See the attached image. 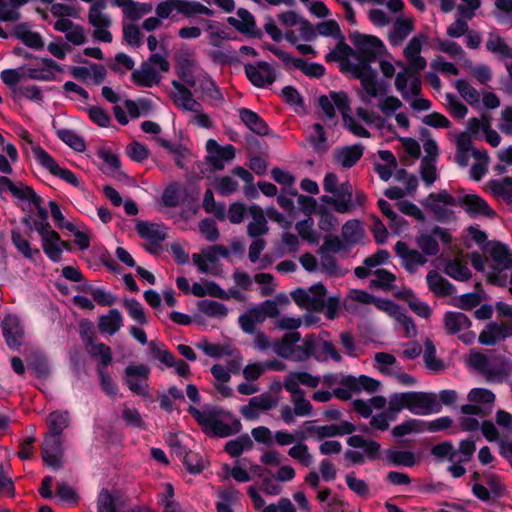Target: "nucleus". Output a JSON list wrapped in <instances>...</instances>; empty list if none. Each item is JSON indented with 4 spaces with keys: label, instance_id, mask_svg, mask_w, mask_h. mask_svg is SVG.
I'll use <instances>...</instances> for the list:
<instances>
[{
    "label": "nucleus",
    "instance_id": "2f4dec72",
    "mask_svg": "<svg viewBox=\"0 0 512 512\" xmlns=\"http://www.w3.org/2000/svg\"><path fill=\"white\" fill-rule=\"evenodd\" d=\"M444 272L457 281H468L472 277L467 264L459 258L448 260L445 264Z\"/></svg>",
    "mask_w": 512,
    "mask_h": 512
},
{
    "label": "nucleus",
    "instance_id": "473e14b6",
    "mask_svg": "<svg viewBox=\"0 0 512 512\" xmlns=\"http://www.w3.org/2000/svg\"><path fill=\"white\" fill-rule=\"evenodd\" d=\"M46 424L49 429L47 434L62 437V432L69 425V414L63 411H53L47 416Z\"/></svg>",
    "mask_w": 512,
    "mask_h": 512
},
{
    "label": "nucleus",
    "instance_id": "4d7b16f0",
    "mask_svg": "<svg viewBox=\"0 0 512 512\" xmlns=\"http://www.w3.org/2000/svg\"><path fill=\"white\" fill-rule=\"evenodd\" d=\"M316 30L319 35L324 37H333L336 40L342 38L344 36L341 33L340 26L338 22L334 19H329L323 22H320L316 25Z\"/></svg>",
    "mask_w": 512,
    "mask_h": 512
},
{
    "label": "nucleus",
    "instance_id": "e2e57ef3",
    "mask_svg": "<svg viewBox=\"0 0 512 512\" xmlns=\"http://www.w3.org/2000/svg\"><path fill=\"white\" fill-rule=\"evenodd\" d=\"M297 69L310 78H321L326 71L324 65L316 62L308 63L304 59L298 60Z\"/></svg>",
    "mask_w": 512,
    "mask_h": 512
},
{
    "label": "nucleus",
    "instance_id": "f03ea898",
    "mask_svg": "<svg viewBox=\"0 0 512 512\" xmlns=\"http://www.w3.org/2000/svg\"><path fill=\"white\" fill-rule=\"evenodd\" d=\"M402 409H408L417 415H427L439 413L442 406L435 393L409 391L391 394L389 397L390 420H396L397 414Z\"/></svg>",
    "mask_w": 512,
    "mask_h": 512
},
{
    "label": "nucleus",
    "instance_id": "4c0bfd02",
    "mask_svg": "<svg viewBox=\"0 0 512 512\" xmlns=\"http://www.w3.org/2000/svg\"><path fill=\"white\" fill-rule=\"evenodd\" d=\"M253 441L248 434H242L236 439L230 440L225 444L224 451L231 457H239L243 451L253 448Z\"/></svg>",
    "mask_w": 512,
    "mask_h": 512
},
{
    "label": "nucleus",
    "instance_id": "f704fd0d",
    "mask_svg": "<svg viewBox=\"0 0 512 512\" xmlns=\"http://www.w3.org/2000/svg\"><path fill=\"white\" fill-rule=\"evenodd\" d=\"M105 8V0H97L90 6L88 20L93 27L107 28L111 25V20L109 19V17L101 13V11Z\"/></svg>",
    "mask_w": 512,
    "mask_h": 512
},
{
    "label": "nucleus",
    "instance_id": "412c9836",
    "mask_svg": "<svg viewBox=\"0 0 512 512\" xmlns=\"http://www.w3.org/2000/svg\"><path fill=\"white\" fill-rule=\"evenodd\" d=\"M395 253L403 261L404 268L409 273H414L417 266L424 265L427 259L417 250H411L403 241H398L394 247Z\"/></svg>",
    "mask_w": 512,
    "mask_h": 512
},
{
    "label": "nucleus",
    "instance_id": "6ab92c4d",
    "mask_svg": "<svg viewBox=\"0 0 512 512\" xmlns=\"http://www.w3.org/2000/svg\"><path fill=\"white\" fill-rule=\"evenodd\" d=\"M275 406L273 396L266 392L252 397L247 405L241 407L240 412L246 420H256L259 417V410L267 411Z\"/></svg>",
    "mask_w": 512,
    "mask_h": 512
},
{
    "label": "nucleus",
    "instance_id": "338daca9",
    "mask_svg": "<svg viewBox=\"0 0 512 512\" xmlns=\"http://www.w3.org/2000/svg\"><path fill=\"white\" fill-rule=\"evenodd\" d=\"M181 460L187 471L191 474H199L205 467L203 459L197 453L192 451L185 454Z\"/></svg>",
    "mask_w": 512,
    "mask_h": 512
},
{
    "label": "nucleus",
    "instance_id": "bb28decb",
    "mask_svg": "<svg viewBox=\"0 0 512 512\" xmlns=\"http://www.w3.org/2000/svg\"><path fill=\"white\" fill-rule=\"evenodd\" d=\"M340 383L342 386L353 389L355 393H359L362 390L373 393L380 386V382L378 380L366 375H361L359 377L346 376L342 378Z\"/></svg>",
    "mask_w": 512,
    "mask_h": 512
},
{
    "label": "nucleus",
    "instance_id": "ddd939ff",
    "mask_svg": "<svg viewBox=\"0 0 512 512\" xmlns=\"http://www.w3.org/2000/svg\"><path fill=\"white\" fill-rule=\"evenodd\" d=\"M124 383L131 392L143 397L148 396L149 385L147 383L150 369L144 364L129 365L124 370Z\"/></svg>",
    "mask_w": 512,
    "mask_h": 512
},
{
    "label": "nucleus",
    "instance_id": "c756f323",
    "mask_svg": "<svg viewBox=\"0 0 512 512\" xmlns=\"http://www.w3.org/2000/svg\"><path fill=\"white\" fill-rule=\"evenodd\" d=\"M488 187L496 198L502 199L507 205L512 203V177L490 180Z\"/></svg>",
    "mask_w": 512,
    "mask_h": 512
},
{
    "label": "nucleus",
    "instance_id": "680f3d73",
    "mask_svg": "<svg viewBox=\"0 0 512 512\" xmlns=\"http://www.w3.org/2000/svg\"><path fill=\"white\" fill-rule=\"evenodd\" d=\"M448 103V109L450 114L456 119H463L467 113L468 108L457 98L453 93H447L445 95Z\"/></svg>",
    "mask_w": 512,
    "mask_h": 512
},
{
    "label": "nucleus",
    "instance_id": "c03bdc74",
    "mask_svg": "<svg viewBox=\"0 0 512 512\" xmlns=\"http://www.w3.org/2000/svg\"><path fill=\"white\" fill-rule=\"evenodd\" d=\"M149 350L151 355L163 363L166 367H172L174 364L175 356L166 349L163 343L157 341L149 342Z\"/></svg>",
    "mask_w": 512,
    "mask_h": 512
},
{
    "label": "nucleus",
    "instance_id": "58836bf2",
    "mask_svg": "<svg viewBox=\"0 0 512 512\" xmlns=\"http://www.w3.org/2000/svg\"><path fill=\"white\" fill-rule=\"evenodd\" d=\"M156 141L158 142V144L161 147H163L168 152H170L171 154L174 155V162H175V165L178 168L183 169L185 167V164L183 162V158H185V156L189 152L188 149L185 146H183L180 143L172 144L169 140H167L165 138H162V137H157Z\"/></svg>",
    "mask_w": 512,
    "mask_h": 512
},
{
    "label": "nucleus",
    "instance_id": "6e6d98bb",
    "mask_svg": "<svg viewBox=\"0 0 512 512\" xmlns=\"http://www.w3.org/2000/svg\"><path fill=\"white\" fill-rule=\"evenodd\" d=\"M123 306L126 308L129 316L140 324H146L147 318L142 304L136 299H124Z\"/></svg>",
    "mask_w": 512,
    "mask_h": 512
},
{
    "label": "nucleus",
    "instance_id": "f3484780",
    "mask_svg": "<svg viewBox=\"0 0 512 512\" xmlns=\"http://www.w3.org/2000/svg\"><path fill=\"white\" fill-rule=\"evenodd\" d=\"M467 363L470 367L484 375L488 381H493L507 374L504 367L502 366H490L489 358L487 357V355L478 351H470Z\"/></svg>",
    "mask_w": 512,
    "mask_h": 512
},
{
    "label": "nucleus",
    "instance_id": "393cba45",
    "mask_svg": "<svg viewBox=\"0 0 512 512\" xmlns=\"http://www.w3.org/2000/svg\"><path fill=\"white\" fill-rule=\"evenodd\" d=\"M194 65L195 61L192 59L190 53H183L176 57V74L178 78L189 87L196 85V79L192 71Z\"/></svg>",
    "mask_w": 512,
    "mask_h": 512
},
{
    "label": "nucleus",
    "instance_id": "13d9d810",
    "mask_svg": "<svg viewBox=\"0 0 512 512\" xmlns=\"http://www.w3.org/2000/svg\"><path fill=\"white\" fill-rule=\"evenodd\" d=\"M330 98L333 102L334 108L336 107L344 118L350 114V99L345 91H330Z\"/></svg>",
    "mask_w": 512,
    "mask_h": 512
},
{
    "label": "nucleus",
    "instance_id": "9b49d317",
    "mask_svg": "<svg viewBox=\"0 0 512 512\" xmlns=\"http://www.w3.org/2000/svg\"><path fill=\"white\" fill-rule=\"evenodd\" d=\"M0 327L6 345L11 350H18L25 340V329L20 318L16 315L7 314L1 321Z\"/></svg>",
    "mask_w": 512,
    "mask_h": 512
},
{
    "label": "nucleus",
    "instance_id": "c9c22d12",
    "mask_svg": "<svg viewBox=\"0 0 512 512\" xmlns=\"http://www.w3.org/2000/svg\"><path fill=\"white\" fill-rule=\"evenodd\" d=\"M301 334L297 331L286 333L281 341H278L274 345L275 352L284 358L289 357L296 349L294 345L300 341Z\"/></svg>",
    "mask_w": 512,
    "mask_h": 512
},
{
    "label": "nucleus",
    "instance_id": "4468645a",
    "mask_svg": "<svg viewBox=\"0 0 512 512\" xmlns=\"http://www.w3.org/2000/svg\"><path fill=\"white\" fill-rule=\"evenodd\" d=\"M245 75L252 85L265 88L272 85L277 78L275 68L266 61H258L256 65L250 63L244 66Z\"/></svg>",
    "mask_w": 512,
    "mask_h": 512
},
{
    "label": "nucleus",
    "instance_id": "a878e982",
    "mask_svg": "<svg viewBox=\"0 0 512 512\" xmlns=\"http://www.w3.org/2000/svg\"><path fill=\"white\" fill-rule=\"evenodd\" d=\"M428 288L437 296L447 297L455 293L456 289L447 279L435 270L428 272L426 276Z\"/></svg>",
    "mask_w": 512,
    "mask_h": 512
},
{
    "label": "nucleus",
    "instance_id": "5fc2aeb1",
    "mask_svg": "<svg viewBox=\"0 0 512 512\" xmlns=\"http://www.w3.org/2000/svg\"><path fill=\"white\" fill-rule=\"evenodd\" d=\"M288 455L299 461L303 466L309 467L313 463V456L309 453L308 446L304 443H298L291 447Z\"/></svg>",
    "mask_w": 512,
    "mask_h": 512
},
{
    "label": "nucleus",
    "instance_id": "a18cd8bd",
    "mask_svg": "<svg viewBox=\"0 0 512 512\" xmlns=\"http://www.w3.org/2000/svg\"><path fill=\"white\" fill-rule=\"evenodd\" d=\"M198 309L209 317L223 318L228 314V309L225 305L214 300H202L198 302Z\"/></svg>",
    "mask_w": 512,
    "mask_h": 512
},
{
    "label": "nucleus",
    "instance_id": "dca6fc26",
    "mask_svg": "<svg viewBox=\"0 0 512 512\" xmlns=\"http://www.w3.org/2000/svg\"><path fill=\"white\" fill-rule=\"evenodd\" d=\"M206 150L208 153L205 157L206 162L210 164L215 171L223 170L224 162L233 160L236 154V149L233 145L227 144L220 146L214 139L207 140Z\"/></svg>",
    "mask_w": 512,
    "mask_h": 512
},
{
    "label": "nucleus",
    "instance_id": "864d4df0",
    "mask_svg": "<svg viewBox=\"0 0 512 512\" xmlns=\"http://www.w3.org/2000/svg\"><path fill=\"white\" fill-rule=\"evenodd\" d=\"M419 134L421 139L424 140L423 148L426 152L424 157H429V161L436 162L439 155V147L437 142L430 138V131L426 128H421Z\"/></svg>",
    "mask_w": 512,
    "mask_h": 512
},
{
    "label": "nucleus",
    "instance_id": "7ed1b4c3",
    "mask_svg": "<svg viewBox=\"0 0 512 512\" xmlns=\"http://www.w3.org/2000/svg\"><path fill=\"white\" fill-rule=\"evenodd\" d=\"M489 254L490 271L486 273L487 282L506 287L508 283V274L510 271V292L512 294V251L503 243L494 241L486 252Z\"/></svg>",
    "mask_w": 512,
    "mask_h": 512
},
{
    "label": "nucleus",
    "instance_id": "0eeeda50",
    "mask_svg": "<svg viewBox=\"0 0 512 512\" xmlns=\"http://www.w3.org/2000/svg\"><path fill=\"white\" fill-rule=\"evenodd\" d=\"M460 207L471 219H494L496 212L489 206L487 201L475 193H463L460 191Z\"/></svg>",
    "mask_w": 512,
    "mask_h": 512
},
{
    "label": "nucleus",
    "instance_id": "09e8293b",
    "mask_svg": "<svg viewBox=\"0 0 512 512\" xmlns=\"http://www.w3.org/2000/svg\"><path fill=\"white\" fill-rule=\"evenodd\" d=\"M403 299L408 302L410 309L415 312L418 316L423 318H429L431 315V309L429 305L416 298L411 290L405 291Z\"/></svg>",
    "mask_w": 512,
    "mask_h": 512
},
{
    "label": "nucleus",
    "instance_id": "aec40b11",
    "mask_svg": "<svg viewBox=\"0 0 512 512\" xmlns=\"http://www.w3.org/2000/svg\"><path fill=\"white\" fill-rule=\"evenodd\" d=\"M364 149L361 143L337 148L333 153L334 162L339 164L343 169H349L356 165L362 158Z\"/></svg>",
    "mask_w": 512,
    "mask_h": 512
},
{
    "label": "nucleus",
    "instance_id": "39448f33",
    "mask_svg": "<svg viewBox=\"0 0 512 512\" xmlns=\"http://www.w3.org/2000/svg\"><path fill=\"white\" fill-rule=\"evenodd\" d=\"M288 193L297 197V212L301 211L305 216L319 215L320 221L318 224H338V219L332 213L329 205L320 203L313 197L298 194L297 190L291 188Z\"/></svg>",
    "mask_w": 512,
    "mask_h": 512
},
{
    "label": "nucleus",
    "instance_id": "37998d69",
    "mask_svg": "<svg viewBox=\"0 0 512 512\" xmlns=\"http://www.w3.org/2000/svg\"><path fill=\"white\" fill-rule=\"evenodd\" d=\"M199 86L201 92L208 98L216 101L223 100L220 88L208 73H204L202 78L199 79Z\"/></svg>",
    "mask_w": 512,
    "mask_h": 512
},
{
    "label": "nucleus",
    "instance_id": "bf43d9fd",
    "mask_svg": "<svg viewBox=\"0 0 512 512\" xmlns=\"http://www.w3.org/2000/svg\"><path fill=\"white\" fill-rule=\"evenodd\" d=\"M345 480L348 488L355 494L362 498H367L369 496L370 490L368 484L364 480L357 479L354 472L348 473L345 476Z\"/></svg>",
    "mask_w": 512,
    "mask_h": 512
},
{
    "label": "nucleus",
    "instance_id": "774afa93",
    "mask_svg": "<svg viewBox=\"0 0 512 512\" xmlns=\"http://www.w3.org/2000/svg\"><path fill=\"white\" fill-rule=\"evenodd\" d=\"M97 505V512H117L115 498L107 489L100 492Z\"/></svg>",
    "mask_w": 512,
    "mask_h": 512
},
{
    "label": "nucleus",
    "instance_id": "72a5a7b5",
    "mask_svg": "<svg viewBox=\"0 0 512 512\" xmlns=\"http://www.w3.org/2000/svg\"><path fill=\"white\" fill-rule=\"evenodd\" d=\"M292 298L298 306L306 308L309 311L320 312L324 309V303L312 297L310 290L297 289L292 293Z\"/></svg>",
    "mask_w": 512,
    "mask_h": 512
},
{
    "label": "nucleus",
    "instance_id": "ea45409f",
    "mask_svg": "<svg viewBox=\"0 0 512 512\" xmlns=\"http://www.w3.org/2000/svg\"><path fill=\"white\" fill-rule=\"evenodd\" d=\"M320 343L318 342L313 334L306 335L303 343L296 346L295 349L300 353V359H308L314 356L316 359H320L322 355L318 354Z\"/></svg>",
    "mask_w": 512,
    "mask_h": 512
},
{
    "label": "nucleus",
    "instance_id": "0e129e2a",
    "mask_svg": "<svg viewBox=\"0 0 512 512\" xmlns=\"http://www.w3.org/2000/svg\"><path fill=\"white\" fill-rule=\"evenodd\" d=\"M123 38L128 45L134 48H138L142 45L143 35L135 24L123 25Z\"/></svg>",
    "mask_w": 512,
    "mask_h": 512
},
{
    "label": "nucleus",
    "instance_id": "49530a36",
    "mask_svg": "<svg viewBox=\"0 0 512 512\" xmlns=\"http://www.w3.org/2000/svg\"><path fill=\"white\" fill-rule=\"evenodd\" d=\"M486 49L492 53L498 54L502 58L512 57V48L509 47L499 35H490L486 42Z\"/></svg>",
    "mask_w": 512,
    "mask_h": 512
},
{
    "label": "nucleus",
    "instance_id": "1a4fd4ad",
    "mask_svg": "<svg viewBox=\"0 0 512 512\" xmlns=\"http://www.w3.org/2000/svg\"><path fill=\"white\" fill-rule=\"evenodd\" d=\"M349 39L355 47L354 57H378L385 50L383 41L377 36L353 31Z\"/></svg>",
    "mask_w": 512,
    "mask_h": 512
},
{
    "label": "nucleus",
    "instance_id": "5701e85b",
    "mask_svg": "<svg viewBox=\"0 0 512 512\" xmlns=\"http://www.w3.org/2000/svg\"><path fill=\"white\" fill-rule=\"evenodd\" d=\"M131 79L140 87L151 88L160 82V76L149 62H143L139 69L133 70Z\"/></svg>",
    "mask_w": 512,
    "mask_h": 512
},
{
    "label": "nucleus",
    "instance_id": "052dcab7",
    "mask_svg": "<svg viewBox=\"0 0 512 512\" xmlns=\"http://www.w3.org/2000/svg\"><path fill=\"white\" fill-rule=\"evenodd\" d=\"M416 243L425 255L435 256L439 252V245L434 235L421 234L417 237Z\"/></svg>",
    "mask_w": 512,
    "mask_h": 512
},
{
    "label": "nucleus",
    "instance_id": "603ef678",
    "mask_svg": "<svg viewBox=\"0 0 512 512\" xmlns=\"http://www.w3.org/2000/svg\"><path fill=\"white\" fill-rule=\"evenodd\" d=\"M455 88L461 97L470 105L478 103L480 100L479 92L472 87L465 79H458L455 82Z\"/></svg>",
    "mask_w": 512,
    "mask_h": 512
},
{
    "label": "nucleus",
    "instance_id": "20e7f679",
    "mask_svg": "<svg viewBox=\"0 0 512 512\" xmlns=\"http://www.w3.org/2000/svg\"><path fill=\"white\" fill-rule=\"evenodd\" d=\"M19 205L26 213L22 224H49V213L44 200L31 186H25V197L19 199Z\"/></svg>",
    "mask_w": 512,
    "mask_h": 512
},
{
    "label": "nucleus",
    "instance_id": "e433bc0d",
    "mask_svg": "<svg viewBox=\"0 0 512 512\" xmlns=\"http://www.w3.org/2000/svg\"><path fill=\"white\" fill-rule=\"evenodd\" d=\"M56 135L62 142L76 152H83L86 149L84 139L72 129H57Z\"/></svg>",
    "mask_w": 512,
    "mask_h": 512
},
{
    "label": "nucleus",
    "instance_id": "a211bd4d",
    "mask_svg": "<svg viewBox=\"0 0 512 512\" xmlns=\"http://www.w3.org/2000/svg\"><path fill=\"white\" fill-rule=\"evenodd\" d=\"M512 336V322H489L480 332L478 341L482 345H494Z\"/></svg>",
    "mask_w": 512,
    "mask_h": 512
},
{
    "label": "nucleus",
    "instance_id": "2eb2a0df",
    "mask_svg": "<svg viewBox=\"0 0 512 512\" xmlns=\"http://www.w3.org/2000/svg\"><path fill=\"white\" fill-rule=\"evenodd\" d=\"M41 452L45 465L55 470L63 467L62 437L46 434L41 446Z\"/></svg>",
    "mask_w": 512,
    "mask_h": 512
},
{
    "label": "nucleus",
    "instance_id": "f257e3e1",
    "mask_svg": "<svg viewBox=\"0 0 512 512\" xmlns=\"http://www.w3.org/2000/svg\"><path fill=\"white\" fill-rule=\"evenodd\" d=\"M187 411L201 427L203 433L210 437L225 438L239 433L242 428L238 419H233L231 424L225 423L223 416L231 415L217 406H208L203 409L189 406Z\"/></svg>",
    "mask_w": 512,
    "mask_h": 512
},
{
    "label": "nucleus",
    "instance_id": "b1692460",
    "mask_svg": "<svg viewBox=\"0 0 512 512\" xmlns=\"http://www.w3.org/2000/svg\"><path fill=\"white\" fill-rule=\"evenodd\" d=\"M28 370L38 379H45L50 374V368L46 356L38 351L31 350L26 356Z\"/></svg>",
    "mask_w": 512,
    "mask_h": 512
},
{
    "label": "nucleus",
    "instance_id": "9d476101",
    "mask_svg": "<svg viewBox=\"0 0 512 512\" xmlns=\"http://www.w3.org/2000/svg\"><path fill=\"white\" fill-rule=\"evenodd\" d=\"M319 200L330 206L332 213L344 214L354 208L353 188L349 181L338 185L333 195H322Z\"/></svg>",
    "mask_w": 512,
    "mask_h": 512
},
{
    "label": "nucleus",
    "instance_id": "de8ad7c7",
    "mask_svg": "<svg viewBox=\"0 0 512 512\" xmlns=\"http://www.w3.org/2000/svg\"><path fill=\"white\" fill-rule=\"evenodd\" d=\"M13 94L14 99L22 96L37 104H41L44 101L42 90L37 85L19 86L18 88L13 89Z\"/></svg>",
    "mask_w": 512,
    "mask_h": 512
},
{
    "label": "nucleus",
    "instance_id": "8fccbe9b",
    "mask_svg": "<svg viewBox=\"0 0 512 512\" xmlns=\"http://www.w3.org/2000/svg\"><path fill=\"white\" fill-rule=\"evenodd\" d=\"M424 431V421L417 419H408L403 423L395 426L392 429V435L394 437H403L412 432H423Z\"/></svg>",
    "mask_w": 512,
    "mask_h": 512
},
{
    "label": "nucleus",
    "instance_id": "f8f14e48",
    "mask_svg": "<svg viewBox=\"0 0 512 512\" xmlns=\"http://www.w3.org/2000/svg\"><path fill=\"white\" fill-rule=\"evenodd\" d=\"M51 226H35L42 239V248L45 254L54 262L61 259L63 248L70 250V243L62 241L60 235L50 230Z\"/></svg>",
    "mask_w": 512,
    "mask_h": 512
},
{
    "label": "nucleus",
    "instance_id": "69168bd1",
    "mask_svg": "<svg viewBox=\"0 0 512 512\" xmlns=\"http://www.w3.org/2000/svg\"><path fill=\"white\" fill-rule=\"evenodd\" d=\"M89 119L99 127H108L111 122L109 113L101 107L91 106L86 109Z\"/></svg>",
    "mask_w": 512,
    "mask_h": 512
},
{
    "label": "nucleus",
    "instance_id": "a19ab883",
    "mask_svg": "<svg viewBox=\"0 0 512 512\" xmlns=\"http://www.w3.org/2000/svg\"><path fill=\"white\" fill-rule=\"evenodd\" d=\"M387 461L393 466L405 467H413L417 463L413 452L400 450H388Z\"/></svg>",
    "mask_w": 512,
    "mask_h": 512
},
{
    "label": "nucleus",
    "instance_id": "3c124183",
    "mask_svg": "<svg viewBox=\"0 0 512 512\" xmlns=\"http://www.w3.org/2000/svg\"><path fill=\"white\" fill-rule=\"evenodd\" d=\"M337 44L334 48L336 54L340 57V71L342 73L348 72V66H346L347 61H350V57H354L355 50L351 48L346 42L345 37L337 39Z\"/></svg>",
    "mask_w": 512,
    "mask_h": 512
},
{
    "label": "nucleus",
    "instance_id": "7c9ffc66",
    "mask_svg": "<svg viewBox=\"0 0 512 512\" xmlns=\"http://www.w3.org/2000/svg\"><path fill=\"white\" fill-rule=\"evenodd\" d=\"M123 326V318L117 309L109 310L107 315L99 318L98 328L100 332L109 335L115 334Z\"/></svg>",
    "mask_w": 512,
    "mask_h": 512
},
{
    "label": "nucleus",
    "instance_id": "4be33fe9",
    "mask_svg": "<svg viewBox=\"0 0 512 512\" xmlns=\"http://www.w3.org/2000/svg\"><path fill=\"white\" fill-rule=\"evenodd\" d=\"M241 122L253 133L259 136H267L270 133L268 124L259 114L248 108L238 110Z\"/></svg>",
    "mask_w": 512,
    "mask_h": 512
},
{
    "label": "nucleus",
    "instance_id": "79ce46f5",
    "mask_svg": "<svg viewBox=\"0 0 512 512\" xmlns=\"http://www.w3.org/2000/svg\"><path fill=\"white\" fill-rule=\"evenodd\" d=\"M93 338L88 337L86 345L91 346L90 355L94 358L99 357L103 368L112 362V352L109 346L104 343L93 344Z\"/></svg>",
    "mask_w": 512,
    "mask_h": 512
},
{
    "label": "nucleus",
    "instance_id": "c85d7f7f",
    "mask_svg": "<svg viewBox=\"0 0 512 512\" xmlns=\"http://www.w3.org/2000/svg\"><path fill=\"white\" fill-rule=\"evenodd\" d=\"M137 232L142 239H145L150 246H146V250L154 253V248H158L162 241L166 238V233L155 228V226H136Z\"/></svg>",
    "mask_w": 512,
    "mask_h": 512
},
{
    "label": "nucleus",
    "instance_id": "423d86ee",
    "mask_svg": "<svg viewBox=\"0 0 512 512\" xmlns=\"http://www.w3.org/2000/svg\"><path fill=\"white\" fill-rule=\"evenodd\" d=\"M358 63L347 61L348 72L351 73L354 79L361 82L363 90L368 96H374V84L377 77V71L372 68L371 64L376 61L377 57H354Z\"/></svg>",
    "mask_w": 512,
    "mask_h": 512
},
{
    "label": "nucleus",
    "instance_id": "6e6552de",
    "mask_svg": "<svg viewBox=\"0 0 512 512\" xmlns=\"http://www.w3.org/2000/svg\"><path fill=\"white\" fill-rule=\"evenodd\" d=\"M32 152L36 161L45 169H47L53 176L60 178L73 187H78L80 181L77 176L69 169L60 167L54 158L45 151L39 144L32 148Z\"/></svg>",
    "mask_w": 512,
    "mask_h": 512
},
{
    "label": "nucleus",
    "instance_id": "cd10ccee",
    "mask_svg": "<svg viewBox=\"0 0 512 512\" xmlns=\"http://www.w3.org/2000/svg\"><path fill=\"white\" fill-rule=\"evenodd\" d=\"M443 322L447 333L451 335L471 326V320L462 312H446Z\"/></svg>",
    "mask_w": 512,
    "mask_h": 512
}]
</instances>
